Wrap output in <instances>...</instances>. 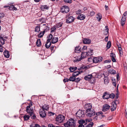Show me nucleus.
Wrapping results in <instances>:
<instances>
[{"label":"nucleus","instance_id":"obj_15","mask_svg":"<svg viewBox=\"0 0 127 127\" xmlns=\"http://www.w3.org/2000/svg\"><path fill=\"white\" fill-rule=\"evenodd\" d=\"M93 50L91 49H89L87 53V56H91L93 54Z\"/></svg>","mask_w":127,"mask_h":127},{"label":"nucleus","instance_id":"obj_8","mask_svg":"<svg viewBox=\"0 0 127 127\" xmlns=\"http://www.w3.org/2000/svg\"><path fill=\"white\" fill-rule=\"evenodd\" d=\"M26 111L30 116H32V115L33 113V109L30 108V105L27 106Z\"/></svg>","mask_w":127,"mask_h":127},{"label":"nucleus","instance_id":"obj_61","mask_svg":"<svg viewBox=\"0 0 127 127\" xmlns=\"http://www.w3.org/2000/svg\"><path fill=\"white\" fill-rule=\"evenodd\" d=\"M87 48V47L86 46H84L83 48H82V50L83 51L84 50H86Z\"/></svg>","mask_w":127,"mask_h":127},{"label":"nucleus","instance_id":"obj_23","mask_svg":"<svg viewBox=\"0 0 127 127\" xmlns=\"http://www.w3.org/2000/svg\"><path fill=\"white\" fill-rule=\"evenodd\" d=\"M5 38V37H3L2 36L0 37V44H1L2 45H3L4 44L5 41L6 40L4 38ZM5 38H6V37H5Z\"/></svg>","mask_w":127,"mask_h":127},{"label":"nucleus","instance_id":"obj_31","mask_svg":"<svg viewBox=\"0 0 127 127\" xmlns=\"http://www.w3.org/2000/svg\"><path fill=\"white\" fill-rule=\"evenodd\" d=\"M77 68V67H70L69 68V69L70 70V71L73 72L74 71L76 70Z\"/></svg>","mask_w":127,"mask_h":127},{"label":"nucleus","instance_id":"obj_4","mask_svg":"<svg viewBox=\"0 0 127 127\" xmlns=\"http://www.w3.org/2000/svg\"><path fill=\"white\" fill-rule=\"evenodd\" d=\"M76 116L77 117V118L80 119L82 118L85 116V114H84V112L81 110H79L78 111L76 114Z\"/></svg>","mask_w":127,"mask_h":127},{"label":"nucleus","instance_id":"obj_12","mask_svg":"<svg viewBox=\"0 0 127 127\" xmlns=\"http://www.w3.org/2000/svg\"><path fill=\"white\" fill-rule=\"evenodd\" d=\"M75 19V18L72 16H70L68 17L66 20V22L67 23H69L73 22Z\"/></svg>","mask_w":127,"mask_h":127},{"label":"nucleus","instance_id":"obj_51","mask_svg":"<svg viewBox=\"0 0 127 127\" xmlns=\"http://www.w3.org/2000/svg\"><path fill=\"white\" fill-rule=\"evenodd\" d=\"M95 14V12L93 11H92L90 13V15L91 16H94Z\"/></svg>","mask_w":127,"mask_h":127},{"label":"nucleus","instance_id":"obj_60","mask_svg":"<svg viewBox=\"0 0 127 127\" xmlns=\"http://www.w3.org/2000/svg\"><path fill=\"white\" fill-rule=\"evenodd\" d=\"M4 14L3 13H0V18L3 17L4 16Z\"/></svg>","mask_w":127,"mask_h":127},{"label":"nucleus","instance_id":"obj_16","mask_svg":"<svg viewBox=\"0 0 127 127\" xmlns=\"http://www.w3.org/2000/svg\"><path fill=\"white\" fill-rule=\"evenodd\" d=\"M85 16L83 14H81L79 15L77 17V19L80 20H83L85 18Z\"/></svg>","mask_w":127,"mask_h":127},{"label":"nucleus","instance_id":"obj_59","mask_svg":"<svg viewBox=\"0 0 127 127\" xmlns=\"http://www.w3.org/2000/svg\"><path fill=\"white\" fill-rule=\"evenodd\" d=\"M115 58L113 57L111 58V60L113 62H116V60Z\"/></svg>","mask_w":127,"mask_h":127},{"label":"nucleus","instance_id":"obj_36","mask_svg":"<svg viewBox=\"0 0 127 127\" xmlns=\"http://www.w3.org/2000/svg\"><path fill=\"white\" fill-rule=\"evenodd\" d=\"M45 32V31H43L40 32V33L39 34L38 36L40 37H42Z\"/></svg>","mask_w":127,"mask_h":127},{"label":"nucleus","instance_id":"obj_28","mask_svg":"<svg viewBox=\"0 0 127 127\" xmlns=\"http://www.w3.org/2000/svg\"><path fill=\"white\" fill-rule=\"evenodd\" d=\"M49 108V106L46 105H43L42 107V109L43 111L44 110H48Z\"/></svg>","mask_w":127,"mask_h":127},{"label":"nucleus","instance_id":"obj_29","mask_svg":"<svg viewBox=\"0 0 127 127\" xmlns=\"http://www.w3.org/2000/svg\"><path fill=\"white\" fill-rule=\"evenodd\" d=\"M96 15V18L97 19H98V21H100L102 18L101 14L100 13H99L97 14Z\"/></svg>","mask_w":127,"mask_h":127},{"label":"nucleus","instance_id":"obj_25","mask_svg":"<svg viewBox=\"0 0 127 127\" xmlns=\"http://www.w3.org/2000/svg\"><path fill=\"white\" fill-rule=\"evenodd\" d=\"M82 71H77L74 72L72 74V75L74 77L78 76L79 74H80L82 72Z\"/></svg>","mask_w":127,"mask_h":127},{"label":"nucleus","instance_id":"obj_41","mask_svg":"<svg viewBox=\"0 0 127 127\" xmlns=\"http://www.w3.org/2000/svg\"><path fill=\"white\" fill-rule=\"evenodd\" d=\"M56 29V26H54L53 27L51 28V32H54L55 31Z\"/></svg>","mask_w":127,"mask_h":127},{"label":"nucleus","instance_id":"obj_35","mask_svg":"<svg viewBox=\"0 0 127 127\" xmlns=\"http://www.w3.org/2000/svg\"><path fill=\"white\" fill-rule=\"evenodd\" d=\"M36 44L37 46H40L41 45V42L40 39H38L37 40L36 42Z\"/></svg>","mask_w":127,"mask_h":127},{"label":"nucleus","instance_id":"obj_10","mask_svg":"<svg viewBox=\"0 0 127 127\" xmlns=\"http://www.w3.org/2000/svg\"><path fill=\"white\" fill-rule=\"evenodd\" d=\"M102 60L101 57H95L93 58V63H96L101 62Z\"/></svg>","mask_w":127,"mask_h":127},{"label":"nucleus","instance_id":"obj_40","mask_svg":"<svg viewBox=\"0 0 127 127\" xmlns=\"http://www.w3.org/2000/svg\"><path fill=\"white\" fill-rule=\"evenodd\" d=\"M88 61L90 63L93 62V58H92L91 57H90L88 59Z\"/></svg>","mask_w":127,"mask_h":127},{"label":"nucleus","instance_id":"obj_21","mask_svg":"<svg viewBox=\"0 0 127 127\" xmlns=\"http://www.w3.org/2000/svg\"><path fill=\"white\" fill-rule=\"evenodd\" d=\"M40 116L42 118H44L46 117V114L45 111H44L39 112Z\"/></svg>","mask_w":127,"mask_h":127},{"label":"nucleus","instance_id":"obj_24","mask_svg":"<svg viewBox=\"0 0 127 127\" xmlns=\"http://www.w3.org/2000/svg\"><path fill=\"white\" fill-rule=\"evenodd\" d=\"M58 38L57 37H53L52 39V43H55L58 41Z\"/></svg>","mask_w":127,"mask_h":127},{"label":"nucleus","instance_id":"obj_58","mask_svg":"<svg viewBox=\"0 0 127 127\" xmlns=\"http://www.w3.org/2000/svg\"><path fill=\"white\" fill-rule=\"evenodd\" d=\"M111 61L110 60H106L104 61V63H108L110 62Z\"/></svg>","mask_w":127,"mask_h":127},{"label":"nucleus","instance_id":"obj_39","mask_svg":"<svg viewBox=\"0 0 127 127\" xmlns=\"http://www.w3.org/2000/svg\"><path fill=\"white\" fill-rule=\"evenodd\" d=\"M109 72L111 74H113L115 73L116 71L114 70L113 69H111L109 70Z\"/></svg>","mask_w":127,"mask_h":127},{"label":"nucleus","instance_id":"obj_34","mask_svg":"<svg viewBox=\"0 0 127 127\" xmlns=\"http://www.w3.org/2000/svg\"><path fill=\"white\" fill-rule=\"evenodd\" d=\"M69 80L70 81H74L75 80L76 81V78L75 77L73 76L69 78Z\"/></svg>","mask_w":127,"mask_h":127},{"label":"nucleus","instance_id":"obj_14","mask_svg":"<svg viewBox=\"0 0 127 127\" xmlns=\"http://www.w3.org/2000/svg\"><path fill=\"white\" fill-rule=\"evenodd\" d=\"M110 108V106L108 105L105 104L103 106L102 111L103 112H105L109 110Z\"/></svg>","mask_w":127,"mask_h":127},{"label":"nucleus","instance_id":"obj_2","mask_svg":"<svg viewBox=\"0 0 127 127\" xmlns=\"http://www.w3.org/2000/svg\"><path fill=\"white\" fill-rule=\"evenodd\" d=\"M64 116L62 115H59L56 118V121L57 123H63L65 120Z\"/></svg>","mask_w":127,"mask_h":127},{"label":"nucleus","instance_id":"obj_56","mask_svg":"<svg viewBox=\"0 0 127 127\" xmlns=\"http://www.w3.org/2000/svg\"><path fill=\"white\" fill-rule=\"evenodd\" d=\"M3 50L2 46L0 44V52H2L3 51Z\"/></svg>","mask_w":127,"mask_h":127},{"label":"nucleus","instance_id":"obj_32","mask_svg":"<svg viewBox=\"0 0 127 127\" xmlns=\"http://www.w3.org/2000/svg\"><path fill=\"white\" fill-rule=\"evenodd\" d=\"M40 8L42 10H44V9H48L49 8V7L47 6V5H42L41 6Z\"/></svg>","mask_w":127,"mask_h":127},{"label":"nucleus","instance_id":"obj_38","mask_svg":"<svg viewBox=\"0 0 127 127\" xmlns=\"http://www.w3.org/2000/svg\"><path fill=\"white\" fill-rule=\"evenodd\" d=\"M24 118L25 121L28 120L30 118V116L28 115H25L24 116Z\"/></svg>","mask_w":127,"mask_h":127},{"label":"nucleus","instance_id":"obj_45","mask_svg":"<svg viewBox=\"0 0 127 127\" xmlns=\"http://www.w3.org/2000/svg\"><path fill=\"white\" fill-rule=\"evenodd\" d=\"M123 16H124V18H125L126 19L127 17V11H126L124 13L123 15Z\"/></svg>","mask_w":127,"mask_h":127},{"label":"nucleus","instance_id":"obj_5","mask_svg":"<svg viewBox=\"0 0 127 127\" xmlns=\"http://www.w3.org/2000/svg\"><path fill=\"white\" fill-rule=\"evenodd\" d=\"M90 110L89 111H87L86 112V115L89 117H90L94 116L95 114V112L94 110Z\"/></svg>","mask_w":127,"mask_h":127},{"label":"nucleus","instance_id":"obj_3","mask_svg":"<svg viewBox=\"0 0 127 127\" xmlns=\"http://www.w3.org/2000/svg\"><path fill=\"white\" fill-rule=\"evenodd\" d=\"M87 56V53L86 52H82L81 54V56L78 58V57H76L78 58L77 59L74 60V62H78L80 61L82 59H83L85 57H86ZM80 57V56H79Z\"/></svg>","mask_w":127,"mask_h":127},{"label":"nucleus","instance_id":"obj_7","mask_svg":"<svg viewBox=\"0 0 127 127\" xmlns=\"http://www.w3.org/2000/svg\"><path fill=\"white\" fill-rule=\"evenodd\" d=\"M84 107L86 110V112L89 111L90 110H92V105L90 103H87L85 105Z\"/></svg>","mask_w":127,"mask_h":127},{"label":"nucleus","instance_id":"obj_19","mask_svg":"<svg viewBox=\"0 0 127 127\" xmlns=\"http://www.w3.org/2000/svg\"><path fill=\"white\" fill-rule=\"evenodd\" d=\"M74 51L75 52L79 53L81 51V48L79 46H77L75 47Z\"/></svg>","mask_w":127,"mask_h":127},{"label":"nucleus","instance_id":"obj_11","mask_svg":"<svg viewBox=\"0 0 127 127\" xmlns=\"http://www.w3.org/2000/svg\"><path fill=\"white\" fill-rule=\"evenodd\" d=\"M91 119H86L85 120L83 119H80L78 121V122L79 124H83L86 122H89L91 121Z\"/></svg>","mask_w":127,"mask_h":127},{"label":"nucleus","instance_id":"obj_13","mask_svg":"<svg viewBox=\"0 0 127 127\" xmlns=\"http://www.w3.org/2000/svg\"><path fill=\"white\" fill-rule=\"evenodd\" d=\"M117 101V100H116L115 102L112 103V105L111 108V110L112 111H114L115 110L116 108V102Z\"/></svg>","mask_w":127,"mask_h":127},{"label":"nucleus","instance_id":"obj_27","mask_svg":"<svg viewBox=\"0 0 127 127\" xmlns=\"http://www.w3.org/2000/svg\"><path fill=\"white\" fill-rule=\"evenodd\" d=\"M3 53L4 56L5 57L8 58L9 57L10 55L9 52L8 51H5Z\"/></svg>","mask_w":127,"mask_h":127},{"label":"nucleus","instance_id":"obj_57","mask_svg":"<svg viewBox=\"0 0 127 127\" xmlns=\"http://www.w3.org/2000/svg\"><path fill=\"white\" fill-rule=\"evenodd\" d=\"M81 13V11L80 9L78 10L76 12V14H80Z\"/></svg>","mask_w":127,"mask_h":127},{"label":"nucleus","instance_id":"obj_9","mask_svg":"<svg viewBox=\"0 0 127 127\" xmlns=\"http://www.w3.org/2000/svg\"><path fill=\"white\" fill-rule=\"evenodd\" d=\"M93 122H91L88 124H85L84 125L83 124H80L78 126V127H92L93 125Z\"/></svg>","mask_w":127,"mask_h":127},{"label":"nucleus","instance_id":"obj_50","mask_svg":"<svg viewBox=\"0 0 127 127\" xmlns=\"http://www.w3.org/2000/svg\"><path fill=\"white\" fill-rule=\"evenodd\" d=\"M53 35L51 34H50L49 35L48 37V38H49L48 39L50 40V41L51 39L53 38Z\"/></svg>","mask_w":127,"mask_h":127},{"label":"nucleus","instance_id":"obj_43","mask_svg":"<svg viewBox=\"0 0 127 127\" xmlns=\"http://www.w3.org/2000/svg\"><path fill=\"white\" fill-rule=\"evenodd\" d=\"M49 28L47 26V25L46 26V28L45 29H44V30L43 31H45V32H47L49 30Z\"/></svg>","mask_w":127,"mask_h":127},{"label":"nucleus","instance_id":"obj_48","mask_svg":"<svg viewBox=\"0 0 127 127\" xmlns=\"http://www.w3.org/2000/svg\"><path fill=\"white\" fill-rule=\"evenodd\" d=\"M110 98H111L112 99L115 96V95L114 94H111L110 95Z\"/></svg>","mask_w":127,"mask_h":127},{"label":"nucleus","instance_id":"obj_42","mask_svg":"<svg viewBox=\"0 0 127 127\" xmlns=\"http://www.w3.org/2000/svg\"><path fill=\"white\" fill-rule=\"evenodd\" d=\"M118 49L120 52V54H122L123 52L122 51V49L121 47L118 46Z\"/></svg>","mask_w":127,"mask_h":127},{"label":"nucleus","instance_id":"obj_52","mask_svg":"<svg viewBox=\"0 0 127 127\" xmlns=\"http://www.w3.org/2000/svg\"><path fill=\"white\" fill-rule=\"evenodd\" d=\"M64 1L65 2L69 3H71L72 2L71 0H64Z\"/></svg>","mask_w":127,"mask_h":127},{"label":"nucleus","instance_id":"obj_54","mask_svg":"<svg viewBox=\"0 0 127 127\" xmlns=\"http://www.w3.org/2000/svg\"><path fill=\"white\" fill-rule=\"evenodd\" d=\"M14 7V5H11L9 6V10L13 11V8Z\"/></svg>","mask_w":127,"mask_h":127},{"label":"nucleus","instance_id":"obj_26","mask_svg":"<svg viewBox=\"0 0 127 127\" xmlns=\"http://www.w3.org/2000/svg\"><path fill=\"white\" fill-rule=\"evenodd\" d=\"M92 77L91 75H88L84 77V79L86 80H90Z\"/></svg>","mask_w":127,"mask_h":127},{"label":"nucleus","instance_id":"obj_46","mask_svg":"<svg viewBox=\"0 0 127 127\" xmlns=\"http://www.w3.org/2000/svg\"><path fill=\"white\" fill-rule=\"evenodd\" d=\"M110 56L111 58L115 57H116L115 54L113 53H110Z\"/></svg>","mask_w":127,"mask_h":127},{"label":"nucleus","instance_id":"obj_1","mask_svg":"<svg viewBox=\"0 0 127 127\" xmlns=\"http://www.w3.org/2000/svg\"><path fill=\"white\" fill-rule=\"evenodd\" d=\"M75 125V121L72 118L69 119L66 123L64 124V126L66 127H74Z\"/></svg>","mask_w":127,"mask_h":127},{"label":"nucleus","instance_id":"obj_64","mask_svg":"<svg viewBox=\"0 0 127 127\" xmlns=\"http://www.w3.org/2000/svg\"><path fill=\"white\" fill-rule=\"evenodd\" d=\"M125 116L127 118V110H126L125 112Z\"/></svg>","mask_w":127,"mask_h":127},{"label":"nucleus","instance_id":"obj_17","mask_svg":"<svg viewBox=\"0 0 127 127\" xmlns=\"http://www.w3.org/2000/svg\"><path fill=\"white\" fill-rule=\"evenodd\" d=\"M126 19L125 18H124V16H122L121 21V24L122 26H123L126 23Z\"/></svg>","mask_w":127,"mask_h":127},{"label":"nucleus","instance_id":"obj_47","mask_svg":"<svg viewBox=\"0 0 127 127\" xmlns=\"http://www.w3.org/2000/svg\"><path fill=\"white\" fill-rule=\"evenodd\" d=\"M48 127H61L59 126H55L54 125L52 124H50L48 125Z\"/></svg>","mask_w":127,"mask_h":127},{"label":"nucleus","instance_id":"obj_63","mask_svg":"<svg viewBox=\"0 0 127 127\" xmlns=\"http://www.w3.org/2000/svg\"><path fill=\"white\" fill-rule=\"evenodd\" d=\"M35 127H41L38 124H35L34 125Z\"/></svg>","mask_w":127,"mask_h":127},{"label":"nucleus","instance_id":"obj_33","mask_svg":"<svg viewBox=\"0 0 127 127\" xmlns=\"http://www.w3.org/2000/svg\"><path fill=\"white\" fill-rule=\"evenodd\" d=\"M40 26H37L35 28V32H38L40 31Z\"/></svg>","mask_w":127,"mask_h":127},{"label":"nucleus","instance_id":"obj_6","mask_svg":"<svg viewBox=\"0 0 127 127\" xmlns=\"http://www.w3.org/2000/svg\"><path fill=\"white\" fill-rule=\"evenodd\" d=\"M69 10V8L67 6H64L61 8V12L63 13H67Z\"/></svg>","mask_w":127,"mask_h":127},{"label":"nucleus","instance_id":"obj_62","mask_svg":"<svg viewBox=\"0 0 127 127\" xmlns=\"http://www.w3.org/2000/svg\"><path fill=\"white\" fill-rule=\"evenodd\" d=\"M105 28H106V32H108V31L109 30V29H108V26H105Z\"/></svg>","mask_w":127,"mask_h":127},{"label":"nucleus","instance_id":"obj_20","mask_svg":"<svg viewBox=\"0 0 127 127\" xmlns=\"http://www.w3.org/2000/svg\"><path fill=\"white\" fill-rule=\"evenodd\" d=\"M110 95L108 94L107 93L105 92L102 96L103 98L104 99H107L110 98Z\"/></svg>","mask_w":127,"mask_h":127},{"label":"nucleus","instance_id":"obj_22","mask_svg":"<svg viewBox=\"0 0 127 127\" xmlns=\"http://www.w3.org/2000/svg\"><path fill=\"white\" fill-rule=\"evenodd\" d=\"M83 43L85 44H89L91 42V40L89 39L85 38L83 40Z\"/></svg>","mask_w":127,"mask_h":127},{"label":"nucleus","instance_id":"obj_30","mask_svg":"<svg viewBox=\"0 0 127 127\" xmlns=\"http://www.w3.org/2000/svg\"><path fill=\"white\" fill-rule=\"evenodd\" d=\"M104 83L106 84L107 85L108 84L109 82V79L107 77H105L104 78Z\"/></svg>","mask_w":127,"mask_h":127},{"label":"nucleus","instance_id":"obj_37","mask_svg":"<svg viewBox=\"0 0 127 127\" xmlns=\"http://www.w3.org/2000/svg\"><path fill=\"white\" fill-rule=\"evenodd\" d=\"M111 42L110 41H108L107 43L106 46L107 49L111 47Z\"/></svg>","mask_w":127,"mask_h":127},{"label":"nucleus","instance_id":"obj_53","mask_svg":"<svg viewBox=\"0 0 127 127\" xmlns=\"http://www.w3.org/2000/svg\"><path fill=\"white\" fill-rule=\"evenodd\" d=\"M31 116H32V119H35L36 117L35 115L33 112V113L32 114Z\"/></svg>","mask_w":127,"mask_h":127},{"label":"nucleus","instance_id":"obj_55","mask_svg":"<svg viewBox=\"0 0 127 127\" xmlns=\"http://www.w3.org/2000/svg\"><path fill=\"white\" fill-rule=\"evenodd\" d=\"M63 81L65 82H68L69 81V79H68L67 78L64 79Z\"/></svg>","mask_w":127,"mask_h":127},{"label":"nucleus","instance_id":"obj_18","mask_svg":"<svg viewBox=\"0 0 127 127\" xmlns=\"http://www.w3.org/2000/svg\"><path fill=\"white\" fill-rule=\"evenodd\" d=\"M51 44L50 40L47 39L46 43L45 44V46L47 48H48L51 46Z\"/></svg>","mask_w":127,"mask_h":127},{"label":"nucleus","instance_id":"obj_44","mask_svg":"<svg viewBox=\"0 0 127 127\" xmlns=\"http://www.w3.org/2000/svg\"><path fill=\"white\" fill-rule=\"evenodd\" d=\"M57 27L58 28H59L61 27L62 26V23H60L57 24L56 25Z\"/></svg>","mask_w":127,"mask_h":127},{"label":"nucleus","instance_id":"obj_49","mask_svg":"<svg viewBox=\"0 0 127 127\" xmlns=\"http://www.w3.org/2000/svg\"><path fill=\"white\" fill-rule=\"evenodd\" d=\"M39 21L41 22V23H42L44 22L45 20H44V18H40L39 20Z\"/></svg>","mask_w":127,"mask_h":127}]
</instances>
